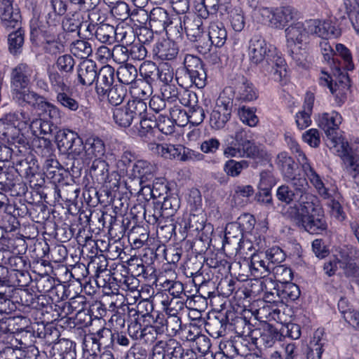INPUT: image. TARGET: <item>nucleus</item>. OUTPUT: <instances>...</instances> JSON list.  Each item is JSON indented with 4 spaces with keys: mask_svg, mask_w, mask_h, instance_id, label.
Listing matches in <instances>:
<instances>
[{
    "mask_svg": "<svg viewBox=\"0 0 359 359\" xmlns=\"http://www.w3.org/2000/svg\"><path fill=\"white\" fill-rule=\"evenodd\" d=\"M208 37L212 45L222 47L227 39V32L224 24L219 21L211 22L208 26Z\"/></svg>",
    "mask_w": 359,
    "mask_h": 359,
    "instance_id": "obj_25",
    "label": "nucleus"
},
{
    "mask_svg": "<svg viewBox=\"0 0 359 359\" xmlns=\"http://www.w3.org/2000/svg\"><path fill=\"white\" fill-rule=\"evenodd\" d=\"M13 98L21 106L29 104L37 109L39 108L41 102L44 99L34 91L29 90L27 88L13 90Z\"/></svg>",
    "mask_w": 359,
    "mask_h": 359,
    "instance_id": "obj_23",
    "label": "nucleus"
},
{
    "mask_svg": "<svg viewBox=\"0 0 359 359\" xmlns=\"http://www.w3.org/2000/svg\"><path fill=\"white\" fill-rule=\"evenodd\" d=\"M46 27L44 29L43 40L59 38L61 36H67V33H62L60 26V19L57 15H47Z\"/></svg>",
    "mask_w": 359,
    "mask_h": 359,
    "instance_id": "obj_31",
    "label": "nucleus"
},
{
    "mask_svg": "<svg viewBox=\"0 0 359 359\" xmlns=\"http://www.w3.org/2000/svg\"><path fill=\"white\" fill-rule=\"evenodd\" d=\"M248 165L249 163L247 161L241 160L236 161L230 159L225 163L224 170L229 176L237 177L241 174L242 170L247 168Z\"/></svg>",
    "mask_w": 359,
    "mask_h": 359,
    "instance_id": "obj_47",
    "label": "nucleus"
},
{
    "mask_svg": "<svg viewBox=\"0 0 359 359\" xmlns=\"http://www.w3.org/2000/svg\"><path fill=\"white\" fill-rule=\"evenodd\" d=\"M285 141L291 151L295 155L298 163L302 167L309 163L306 154L302 151L297 141L291 136L285 135Z\"/></svg>",
    "mask_w": 359,
    "mask_h": 359,
    "instance_id": "obj_50",
    "label": "nucleus"
},
{
    "mask_svg": "<svg viewBox=\"0 0 359 359\" xmlns=\"http://www.w3.org/2000/svg\"><path fill=\"white\" fill-rule=\"evenodd\" d=\"M69 39L67 36H61L59 38L45 39L43 44V49L47 54L57 55L65 50V44Z\"/></svg>",
    "mask_w": 359,
    "mask_h": 359,
    "instance_id": "obj_36",
    "label": "nucleus"
},
{
    "mask_svg": "<svg viewBox=\"0 0 359 359\" xmlns=\"http://www.w3.org/2000/svg\"><path fill=\"white\" fill-rule=\"evenodd\" d=\"M341 264V269H343L346 276L351 278H359V264L353 262L348 255H344Z\"/></svg>",
    "mask_w": 359,
    "mask_h": 359,
    "instance_id": "obj_51",
    "label": "nucleus"
},
{
    "mask_svg": "<svg viewBox=\"0 0 359 359\" xmlns=\"http://www.w3.org/2000/svg\"><path fill=\"white\" fill-rule=\"evenodd\" d=\"M234 93L237 100L243 102H250L257 98V93L253 84L245 79L238 83Z\"/></svg>",
    "mask_w": 359,
    "mask_h": 359,
    "instance_id": "obj_30",
    "label": "nucleus"
},
{
    "mask_svg": "<svg viewBox=\"0 0 359 359\" xmlns=\"http://www.w3.org/2000/svg\"><path fill=\"white\" fill-rule=\"evenodd\" d=\"M34 69L26 63H20L11 73V84L13 90L27 88L34 77Z\"/></svg>",
    "mask_w": 359,
    "mask_h": 359,
    "instance_id": "obj_11",
    "label": "nucleus"
},
{
    "mask_svg": "<svg viewBox=\"0 0 359 359\" xmlns=\"http://www.w3.org/2000/svg\"><path fill=\"white\" fill-rule=\"evenodd\" d=\"M296 16L297 11L294 8L290 6L276 8L274 19L273 20V27L282 28Z\"/></svg>",
    "mask_w": 359,
    "mask_h": 359,
    "instance_id": "obj_33",
    "label": "nucleus"
},
{
    "mask_svg": "<svg viewBox=\"0 0 359 359\" xmlns=\"http://www.w3.org/2000/svg\"><path fill=\"white\" fill-rule=\"evenodd\" d=\"M57 161L50 159L46 161V174L48 178L51 179L54 182H60L62 180L61 169Z\"/></svg>",
    "mask_w": 359,
    "mask_h": 359,
    "instance_id": "obj_64",
    "label": "nucleus"
},
{
    "mask_svg": "<svg viewBox=\"0 0 359 359\" xmlns=\"http://www.w3.org/2000/svg\"><path fill=\"white\" fill-rule=\"evenodd\" d=\"M183 25L188 39L191 41H198L203 34V21L194 15H185Z\"/></svg>",
    "mask_w": 359,
    "mask_h": 359,
    "instance_id": "obj_20",
    "label": "nucleus"
},
{
    "mask_svg": "<svg viewBox=\"0 0 359 359\" xmlns=\"http://www.w3.org/2000/svg\"><path fill=\"white\" fill-rule=\"evenodd\" d=\"M83 149L84 153L81 158L83 162L88 164L94 160L103 158L105 154L104 142L98 137H88L86 140Z\"/></svg>",
    "mask_w": 359,
    "mask_h": 359,
    "instance_id": "obj_13",
    "label": "nucleus"
},
{
    "mask_svg": "<svg viewBox=\"0 0 359 359\" xmlns=\"http://www.w3.org/2000/svg\"><path fill=\"white\" fill-rule=\"evenodd\" d=\"M70 51L76 57L87 58L93 53L91 44L85 40H76L70 44Z\"/></svg>",
    "mask_w": 359,
    "mask_h": 359,
    "instance_id": "obj_43",
    "label": "nucleus"
},
{
    "mask_svg": "<svg viewBox=\"0 0 359 359\" xmlns=\"http://www.w3.org/2000/svg\"><path fill=\"white\" fill-rule=\"evenodd\" d=\"M90 172L99 183H105L109 178V165L103 158L94 160Z\"/></svg>",
    "mask_w": 359,
    "mask_h": 359,
    "instance_id": "obj_35",
    "label": "nucleus"
},
{
    "mask_svg": "<svg viewBox=\"0 0 359 359\" xmlns=\"http://www.w3.org/2000/svg\"><path fill=\"white\" fill-rule=\"evenodd\" d=\"M138 285V280L133 276H126L123 280H120L119 287L123 290L131 292L134 299L139 297L140 295V291L137 290Z\"/></svg>",
    "mask_w": 359,
    "mask_h": 359,
    "instance_id": "obj_59",
    "label": "nucleus"
},
{
    "mask_svg": "<svg viewBox=\"0 0 359 359\" xmlns=\"http://www.w3.org/2000/svg\"><path fill=\"white\" fill-rule=\"evenodd\" d=\"M264 254L268 262L271 264L272 266L280 265L285 258V253L278 247H273L267 250Z\"/></svg>",
    "mask_w": 359,
    "mask_h": 359,
    "instance_id": "obj_61",
    "label": "nucleus"
},
{
    "mask_svg": "<svg viewBox=\"0 0 359 359\" xmlns=\"http://www.w3.org/2000/svg\"><path fill=\"white\" fill-rule=\"evenodd\" d=\"M233 102L225 96H219L216 105L210 114V123L212 128L222 129L229 121L231 114Z\"/></svg>",
    "mask_w": 359,
    "mask_h": 359,
    "instance_id": "obj_9",
    "label": "nucleus"
},
{
    "mask_svg": "<svg viewBox=\"0 0 359 359\" xmlns=\"http://www.w3.org/2000/svg\"><path fill=\"white\" fill-rule=\"evenodd\" d=\"M11 114H24L27 116L28 120L26 123V126L24 128H20L16 124H13L15 128H18L20 133L25 137L23 130L27 128L30 129L33 135L39 137L41 135H46L52 132V124L48 121L43 120L41 118H34L32 121L30 119L29 114L28 112L20 111L16 112H11Z\"/></svg>",
    "mask_w": 359,
    "mask_h": 359,
    "instance_id": "obj_14",
    "label": "nucleus"
},
{
    "mask_svg": "<svg viewBox=\"0 0 359 359\" xmlns=\"http://www.w3.org/2000/svg\"><path fill=\"white\" fill-rule=\"evenodd\" d=\"M96 92L99 95H104L111 88L114 79V69L110 65L102 67L97 76Z\"/></svg>",
    "mask_w": 359,
    "mask_h": 359,
    "instance_id": "obj_22",
    "label": "nucleus"
},
{
    "mask_svg": "<svg viewBox=\"0 0 359 359\" xmlns=\"http://www.w3.org/2000/svg\"><path fill=\"white\" fill-rule=\"evenodd\" d=\"M163 309L167 316H177L185 309V302L183 297H172L170 300L161 301Z\"/></svg>",
    "mask_w": 359,
    "mask_h": 359,
    "instance_id": "obj_40",
    "label": "nucleus"
},
{
    "mask_svg": "<svg viewBox=\"0 0 359 359\" xmlns=\"http://www.w3.org/2000/svg\"><path fill=\"white\" fill-rule=\"evenodd\" d=\"M230 22L232 28L236 32H241L245 27V18L241 8H233L229 13Z\"/></svg>",
    "mask_w": 359,
    "mask_h": 359,
    "instance_id": "obj_57",
    "label": "nucleus"
},
{
    "mask_svg": "<svg viewBox=\"0 0 359 359\" xmlns=\"http://www.w3.org/2000/svg\"><path fill=\"white\" fill-rule=\"evenodd\" d=\"M46 22L43 24L40 21L39 17L34 15L30 20V39L33 42H38L40 39L43 37L44 29H46Z\"/></svg>",
    "mask_w": 359,
    "mask_h": 359,
    "instance_id": "obj_46",
    "label": "nucleus"
},
{
    "mask_svg": "<svg viewBox=\"0 0 359 359\" xmlns=\"http://www.w3.org/2000/svg\"><path fill=\"white\" fill-rule=\"evenodd\" d=\"M158 68L156 64L151 61L144 62L140 67V74L147 81H154L158 73Z\"/></svg>",
    "mask_w": 359,
    "mask_h": 359,
    "instance_id": "obj_63",
    "label": "nucleus"
},
{
    "mask_svg": "<svg viewBox=\"0 0 359 359\" xmlns=\"http://www.w3.org/2000/svg\"><path fill=\"white\" fill-rule=\"evenodd\" d=\"M271 264L268 262L264 252L251 255L249 268L251 275L255 278H265L271 273Z\"/></svg>",
    "mask_w": 359,
    "mask_h": 359,
    "instance_id": "obj_15",
    "label": "nucleus"
},
{
    "mask_svg": "<svg viewBox=\"0 0 359 359\" xmlns=\"http://www.w3.org/2000/svg\"><path fill=\"white\" fill-rule=\"evenodd\" d=\"M156 172V166L145 160L137 161L133 166L135 177L140 179V183L151 180Z\"/></svg>",
    "mask_w": 359,
    "mask_h": 359,
    "instance_id": "obj_26",
    "label": "nucleus"
},
{
    "mask_svg": "<svg viewBox=\"0 0 359 359\" xmlns=\"http://www.w3.org/2000/svg\"><path fill=\"white\" fill-rule=\"evenodd\" d=\"M55 140L60 149L74 154L76 153V149L74 148V145L76 144L80 145L82 143L77 133L67 129L59 130Z\"/></svg>",
    "mask_w": 359,
    "mask_h": 359,
    "instance_id": "obj_19",
    "label": "nucleus"
},
{
    "mask_svg": "<svg viewBox=\"0 0 359 359\" xmlns=\"http://www.w3.org/2000/svg\"><path fill=\"white\" fill-rule=\"evenodd\" d=\"M63 92L56 95L57 102L65 109L72 111H76L79 108V102L72 95Z\"/></svg>",
    "mask_w": 359,
    "mask_h": 359,
    "instance_id": "obj_56",
    "label": "nucleus"
},
{
    "mask_svg": "<svg viewBox=\"0 0 359 359\" xmlns=\"http://www.w3.org/2000/svg\"><path fill=\"white\" fill-rule=\"evenodd\" d=\"M148 148L153 154H156L165 159L180 160L182 145L151 142L148 144Z\"/></svg>",
    "mask_w": 359,
    "mask_h": 359,
    "instance_id": "obj_18",
    "label": "nucleus"
},
{
    "mask_svg": "<svg viewBox=\"0 0 359 359\" xmlns=\"http://www.w3.org/2000/svg\"><path fill=\"white\" fill-rule=\"evenodd\" d=\"M116 41L121 42V45L130 46L135 39L134 31L128 25L119 24L115 27Z\"/></svg>",
    "mask_w": 359,
    "mask_h": 359,
    "instance_id": "obj_41",
    "label": "nucleus"
},
{
    "mask_svg": "<svg viewBox=\"0 0 359 359\" xmlns=\"http://www.w3.org/2000/svg\"><path fill=\"white\" fill-rule=\"evenodd\" d=\"M97 76V67L92 60H84L77 68L79 83L82 86H90Z\"/></svg>",
    "mask_w": 359,
    "mask_h": 359,
    "instance_id": "obj_21",
    "label": "nucleus"
},
{
    "mask_svg": "<svg viewBox=\"0 0 359 359\" xmlns=\"http://www.w3.org/2000/svg\"><path fill=\"white\" fill-rule=\"evenodd\" d=\"M315 96L311 92H307L304 97L303 109L296 114L295 121L299 130H304L311 124V114L313 111Z\"/></svg>",
    "mask_w": 359,
    "mask_h": 359,
    "instance_id": "obj_17",
    "label": "nucleus"
},
{
    "mask_svg": "<svg viewBox=\"0 0 359 359\" xmlns=\"http://www.w3.org/2000/svg\"><path fill=\"white\" fill-rule=\"evenodd\" d=\"M83 350L90 356H96L100 350V346L94 333L85 334L83 341Z\"/></svg>",
    "mask_w": 359,
    "mask_h": 359,
    "instance_id": "obj_49",
    "label": "nucleus"
},
{
    "mask_svg": "<svg viewBox=\"0 0 359 359\" xmlns=\"http://www.w3.org/2000/svg\"><path fill=\"white\" fill-rule=\"evenodd\" d=\"M158 324L163 330V333L169 337L176 336L182 330V320L180 316H167L165 319L158 318Z\"/></svg>",
    "mask_w": 359,
    "mask_h": 359,
    "instance_id": "obj_29",
    "label": "nucleus"
},
{
    "mask_svg": "<svg viewBox=\"0 0 359 359\" xmlns=\"http://www.w3.org/2000/svg\"><path fill=\"white\" fill-rule=\"evenodd\" d=\"M94 334L100 347H111L115 341V335L109 328L102 327Z\"/></svg>",
    "mask_w": 359,
    "mask_h": 359,
    "instance_id": "obj_53",
    "label": "nucleus"
},
{
    "mask_svg": "<svg viewBox=\"0 0 359 359\" xmlns=\"http://www.w3.org/2000/svg\"><path fill=\"white\" fill-rule=\"evenodd\" d=\"M147 104L140 100H129L126 104L112 109V118L115 124L123 128L130 126L137 117H142L147 112Z\"/></svg>",
    "mask_w": 359,
    "mask_h": 359,
    "instance_id": "obj_7",
    "label": "nucleus"
},
{
    "mask_svg": "<svg viewBox=\"0 0 359 359\" xmlns=\"http://www.w3.org/2000/svg\"><path fill=\"white\" fill-rule=\"evenodd\" d=\"M346 170L359 187V158L353 155H347L344 158Z\"/></svg>",
    "mask_w": 359,
    "mask_h": 359,
    "instance_id": "obj_45",
    "label": "nucleus"
},
{
    "mask_svg": "<svg viewBox=\"0 0 359 359\" xmlns=\"http://www.w3.org/2000/svg\"><path fill=\"white\" fill-rule=\"evenodd\" d=\"M0 18L6 27L18 25L20 15L13 11V0H0Z\"/></svg>",
    "mask_w": 359,
    "mask_h": 359,
    "instance_id": "obj_24",
    "label": "nucleus"
},
{
    "mask_svg": "<svg viewBox=\"0 0 359 359\" xmlns=\"http://www.w3.org/2000/svg\"><path fill=\"white\" fill-rule=\"evenodd\" d=\"M262 285V289L266 291V299L269 302L271 301L277 302L278 301L276 299L275 294L283 304L294 301L300 295L299 287L291 281L282 284L280 286L278 285V289H276L277 284L272 280L271 278L265 279Z\"/></svg>",
    "mask_w": 359,
    "mask_h": 359,
    "instance_id": "obj_8",
    "label": "nucleus"
},
{
    "mask_svg": "<svg viewBox=\"0 0 359 359\" xmlns=\"http://www.w3.org/2000/svg\"><path fill=\"white\" fill-rule=\"evenodd\" d=\"M238 114L241 121L250 127L255 126L259 121L258 117L255 114V110L253 108L241 107L238 109Z\"/></svg>",
    "mask_w": 359,
    "mask_h": 359,
    "instance_id": "obj_55",
    "label": "nucleus"
},
{
    "mask_svg": "<svg viewBox=\"0 0 359 359\" xmlns=\"http://www.w3.org/2000/svg\"><path fill=\"white\" fill-rule=\"evenodd\" d=\"M27 120V116L24 114L11 113L6 114L0 118V154H2V147L6 144L25 146L27 139L13 124L18 123V127L24 128Z\"/></svg>",
    "mask_w": 359,
    "mask_h": 359,
    "instance_id": "obj_4",
    "label": "nucleus"
},
{
    "mask_svg": "<svg viewBox=\"0 0 359 359\" xmlns=\"http://www.w3.org/2000/svg\"><path fill=\"white\" fill-rule=\"evenodd\" d=\"M107 98L109 103L114 106L119 107L126 96V90L123 86H114L107 91Z\"/></svg>",
    "mask_w": 359,
    "mask_h": 359,
    "instance_id": "obj_54",
    "label": "nucleus"
},
{
    "mask_svg": "<svg viewBox=\"0 0 359 359\" xmlns=\"http://www.w3.org/2000/svg\"><path fill=\"white\" fill-rule=\"evenodd\" d=\"M245 131L243 128H238L233 135L229 138L232 141L226 140L223 150V155L226 158H248L252 159L263 158L265 151L256 144L248 140H243Z\"/></svg>",
    "mask_w": 359,
    "mask_h": 359,
    "instance_id": "obj_3",
    "label": "nucleus"
},
{
    "mask_svg": "<svg viewBox=\"0 0 359 359\" xmlns=\"http://www.w3.org/2000/svg\"><path fill=\"white\" fill-rule=\"evenodd\" d=\"M149 18L150 26L157 29H165L172 23L167 11L161 7L153 8Z\"/></svg>",
    "mask_w": 359,
    "mask_h": 359,
    "instance_id": "obj_27",
    "label": "nucleus"
},
{
    "mask_svg": "<svg viewBox=\"0 0 359 359\" xmlns=\"http://www.w3.org/2000/svg\"><path fill=\"white\" fill-rule=\"evenodd\" d=\"M118 81L126 85L133 84L137 76V69L134 65H121L116 72Z\"/></svg>",
    "mask_w": 359,
    "mask_h": 359,
    "instance_id": "obj_42",
    "label": "nucleus"
},
{
    "mask_svg": "<svg viewBox=\"0 0 359 359\" xmlns=\"http://www.w3.org/2000/svg\"><path fill=\"white\" fill-rule=\"evenodd\" d=\"M280 285L290 282L292 280V270L285 265H276L271 267V273Z\"/></svg>",
    "mask_w": 359,
    "mask_h": 359,
    "instance_id": "obj_48",
    "label": "nucleus"
},
{
    "mask_svg": "<svg viewBox=\"0 0 359 359\" xmlns=\"http://www.w3.org/2000/svg\"><path fill=\"white\" fill-rule=\"evenodd\" d=\"M305 25L309 35H316L323 39L338 35L337 29L330 20L310 19L305 21Z\"/></svg>",
    "mask_w": 359,
    "mask_h": 359,
    "instance_id": "obj_12",
    "label": "nucleus"
},
{
    "mask_svg": "<svg viewBox=\"0 0 359 359\" xmlns=\"http://www.w3.org/2000/svg\"><path fill=\"white\" fill-rule=\"evenodd\" d=\"M48 79L51 88L55 92L56 95L69 90L67 75H62L57 71H51L48 72Z\"/></svg>",
    "mask_w": 359,
    "mask_h": 359,
    "instance_id": "obj_34",
    "label": "nucleus"
},
{
    "mask_svg": "<svg viewBox=\"0 0 359 359\" xmlns=\"http://www.w3.org/2000/svg\"><path fill=\"white\" fill-rule=\"evenodd\" d=\"M248 57L251 63L259 65L266 62V71L276 81H281L287 75L285 59L276 48L260 36H254L249 41Z\"/></svg>",
    "mask_w": 359,
    "mask_h": 359,
    "instance_id": "obj_2",
    "label": "nucleus"
},
{
    "mask_svg": "<svg viewBox=\"0 0 359 359\" xmlns=\"http://www.w3.org/2000/svg\"><path fill=\"white\" fill-rule=\"evenodd\" d=\"M327 339L323 329L318 328L314 332L308 345L306 359H321Z\"/></svg>",
    "mask_w": 359,
    "mask_h": 359,
    "instance_id": "obj_16",
    "label": "nucleus"
},
{
    "mask_svg": "<svg viewBox=\"0 0 359 359\" xmlns=\"http://www.w3.org/2000/svg\"><path fill=\"white\" fill-rule=\"evenodd\" d=\"M130 92L135 97L133 100L144 102V100L152 94L153 88L149 81L140 80L132 86Z\"/></svg>",
    "mask_w": 359,
    "mask_h": 359,
    "instance_id": "obj_39",
    "label": "nucleus"
},
{
    "mask_svg": "<svg viewBox=\"0 0 359 359\" xmlns=\"http://www.w3.org/2000/svg\"><path fill=\"white\" fill-rule=\"evenodd\" d=\"M285 36L290 55L297 65H302L307 55L305 49L310 36L305 21L290 25L285 29Z\"/></svg>",
    "mask_w": 359,
    "mask_h": 359,
    "instance_id": "obj_5",
    "label": "nucleus"
},
{
    "mask_svg": "<svg viewBox=\"0 0 359 359\" xmlns=\"http://www.w3.org/2000/svg\"><path fill=\"white\" fill-rule=\"evenodd\" d=\"M163 348L165 353L170 356V359H178L184 351L181 344L174 339H170L166 341Z\"/></svg>",
    "mask_w": 359,
    "mask_h": 359,
    "instance_id": "obj_60",
    "label": "nucleus"
},
{
    "mask_svg": "<svg viewBox=\"0 0 359 359\" xmlns=\"http://www.w3.org/2000/svg\"><path fill=\"white\" fill-rule=\"evenodd\" d=\"M140 119V124L136 126L137 134L141 137L150 138L154 137V128L156 127L154 121L147 118L146 113L142 117H137Z\"/></svg>",
    "mask_w": 359,
    "mask_h": 359,
    "instance_id": "obj_44",
    "label": "nucleus"
},
{
    "mask_svg": "<svg viewBox=\"0 0 359 359\" xmlns=\"http://www.w3.org/2000/svg\"><path fill=\"white\" fill-rule=\"evenodd\" d=\"M8 46L10 52L13 54H17L21 50L24 43V33L18 29L8 35Z\"/></svg>",
    "mask_w": 359,
    "mask_h": 359,
    "instance_id": "obj_52",
    "label": "nucleus"
},
{
    "mask_svg": "<svg viewBox=\"0 0 359 359\" xmlns=\"http://www.w3.org/2000/svg\"><path fill=\"white\" fill-rule=\"evenodd\" d=\"M276 163L285 180L301 194L297 203L287 210L292 222L310 233L318 234L325 231L327 223L323 211L317 204L316 198L307 193L306 178L301 175L294 160L283 151L278 154Z\"/></svg>",
    "mask_w": 359,
    "mask_h": 359,
    "instance_id": "obj_1",
    "label": "nucleus"
},
{
    "mask_svg": "<svg viewBox=\"0 0 359 359\" xmlns=\"http://www.w3.org/2000/svg\"><path fill=\"white\" fill-rule=\"evenodd\" d=\"M305 175L308 177L311 184L315 187L318 193L324 198L329 197L328 190L325 188V184L320 175L313 170L310 163L305 164L302 167Z\"/></svg>",
    "mask_w": 359,
    "mask_h": 359,
    "instance_id": "obj_28",
    "label": "nucleus"
},
{
    "mask_svg": "<svg viewBox=\"0 0 359 359\" xmlns=\"http://www.w3.org/2000/svg\"><path fill=\"white\" fill-rule=\"evenodd\" d=\"M322 76L320 78V84L323 86H327L332 94L336 93L337 96L344 93L345 90H348L350 86L349 79L346 74H341L342 79L341 83H335L333 86L331 77L329 74L322 72Z\"/></svg>",
    "mask_w": 359,
    "mask_h": 359,
    "instance_id": "obj_32",
    "label": "nucleus"
},
{
    "mask_svg": "<svg viewBox=\"0 0 359 359\" xmlns=\"http://www.w3.org/2000/svg\"><path fill=\"white\" fill-rule=\"evenodd\" d=\"M156 55L163 60H171L177 53L178 48L176 44L170 41H163L158 43L155 49Z\"/></svg>",
    "mask_w": 359,
    "mask_h": 359,
    "instance_id": "obj_37",
    "label": "nucleus"
},
{
    "mask_svg": "<svg viewBox=\"0 0 359 359\" xmlns=\"http://www.w3.org/2000/svg\"><path fill=\"white\" fill-rule=\"evenodd\" d=\"M259 313L264 316L268 320H274L277 323H284L286 320L283 318V314L280 309H272L270 306H264L259 309Z\"/></svg>",
    "mask_w": 359,
    "mask_h": 359,
    "instance_id": "obj_62",
    "label": "nucleus"
},
{
    "mask_svg": "<svg viewBox=\"0 0 359 359\" xmlns=\"http://www.w3.org/2000/svg\"><path fill=\"white\" fill-rule=\"evenodd\" d=\"M184 65L186 74L194 79L198 88H203L206 84L207 74L201 59L193 55H186Z\"/></svg>",
    "mask_w": 359,
    "mask_h": 359,
    "instance_id": "obj_10",
    "label": "nucleus"
},
{
    "mask_svg": "<svg viewBox=\"0 0 359 359\" xmlns=\"http://www.w3.org/2000/svg\"><path fill=\"white\" fill-rule=\"evenodd\" d=\"M55 64L60 72H65L67 75L73 72L75 60L71 55L65 54L58 57Z\"/></svg>",
    "mask_w": 359,
    "mask_h": 359,
    "instance_id": "obj_58",
    "label": "nucleus"
},
{
    "mask_svg": "<svg viewBox=\"0 0 359 359\" xmlns=\"http://www.w3.org/2000/svg\"><path fill=\"white\" fill-rule=\"evenodd\" d=\"M95 37L101 43L111 44L116 41L115 27L107 23L97 25Z\"/></svg>",
    "mask_w": 359,
    "mask_h": 359,
    "instance_id": "obj_38",
    "label": "nucleus"
},
{
    "mask_svg": "<svg viewBox=\"0 0 359 359\" xmlns=\"http://www.w3.org/2000/svg\"><path fill=\"white\" fill-rule=\"evenodd\" d=\"M341 121V116L336 111L318 114L316 118L317 125L324 131L330 140V147L336 149L338 152L345 154L347 151L348 142L337 133Z\"/></svg>",
    "mask_w": 359,
    "mask_h": 359,
    "instance_id": "obj_6",
    "label": "nucleus"
}]
</instances>
